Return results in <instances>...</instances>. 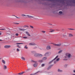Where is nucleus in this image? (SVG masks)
<instances>
[{
    "instance_id": "f257e3e1",
    "label": "nucleus",
    "mask_w": 75,
    "mask_h": 75,
    "mask_svg": "<svg viewBox=\"0 0 75 75\" xmlns=\"http://www.w3.org/2000/svg\"><path fill=\"white\" fill-rule=\"evenodd\" d=\"M71 57V54L69 53H66L65 54L64 57L65 58H70Z\"/></svg>"
},
{
    "instance_id": "f03ea898",
    "label": "nucleus",
    "mask_w": 75,
    "mask_h": 75,
    "mask_svg": "<svg viewBox=\"0 0 75 75\" xmlns=\"http://www.w3.org/2000/svg\"><path fill=\"white\" fill-rule=\"evenodd\" d=\"M4 47L6 48H8L11 47V46H10V45H5L4 46Z\"/></svg>"
},
{
    "instance_id": "7ed1b4c3",
    "label": "nucleus",
    "mask_w": 75,
    "mask_h": 75,
    "mask_svg": "<svg viewBox=\"0 0 75 75\" xmlns=\"http://www.w3.org/2000/svg\"><path fill=\"white\" fill-rule=\"evenodd\" d=\"M51 49V47L50 46H48L47 47V50H50Z\"/></svg>"
},
{
    "instance_id": "20e7f679",
    "label": "nucleus",
    "mask_w": 75,
    "mask_h": 75,
    "mask_svg": "<svg viewBox=\"0 0 75 75\" xmlns=\"http://www.w3.org/2000/svg\"><path fill=\"white\" fill-rule=\"evenodd\" d=\"M21 59H22V60H23V61H25V58H24V57H21Z\"/></svg>"
},
{
    "instance_id": "39448f33",
    "label": "nucleus",
    "mask_w": 75,
    "mask_h": 75,
    "mask_svg": "<svg viewBox=\"0 0 75 75\" xmlns=\"http://www.w3.org/2000/svg\"><path fill=\"white\" fill-rule=\"evenodd\" d=\"M69 37H73V35L70 33L69 34Z\"/></svg>"
},
{
    "instance_id": "423d86ee",
    "label": "nucleus",
    "mask_w": 75,
    "mask_h": 75,
    "mask_svg": "<svg viewBox=\"0 0 75 75\" xmlns=\"http://www.w3.org/2000/svg\"><path fill=\"white\" fill-rule=\"evenodd\" d=\"M26 33L27 34H28V36H30V34H29L28 32H26Z\"/></svg>"
},
{
    "instance_id": "0eeeda50",
    "label": "nucleus",
    "mask_w": 75,
    "mask_h": 75,
    "mask_svg": "<svg viewBox=\"0 0 75 75\" xmlns=\"http://www.w3.org/2000/svg\"><path fill=\"white\" fill-rule=\"evenodd\" d=\"M24 72H22V73H18V75H23V74H24Z\"/></svg>"
},
{
    "instance_id": "6e6552de",
    "label": "nucleus",
    "mask_w": 75,
    "mask_h": 75,
    "mask_svg": "<svg viewBox=\"0 0 75 75\" xmlns=\"http://www.w3.org/2000/svg\"><path fill=\"white\" fill-rule=\"evenodd\" d=\"M34 67H37V64H35L33 65Z\"/></svg>"
},
{
    "instance_id": "1a4fd4ad",
    "label": "nucleus",
    "mask_w": 75,
    "mask_h": 75,
    "mask_svg": "<svg viewBox=\"0 0 75 75\" xmlns=\"http://www.w3.org/2000/svg\"><path fill=\"white\" fill-rule=\"evenodd\" d=\"M62 52V50H61L58 52V53L59 54H61V52Z\"/></svg>"
},
{
    "instance_id": "9d476101",
    "label": "nucleus",
    "mask_w": 75,
    "mask_h": 75,
    "mask_svg": "<svg viewBox=\"0 0 75 75\" xmlns=\"http://www.w3.org/2000/svg\"><path fill=\"white\" fill-rule=\"evenodd\" d=\"M57 58H58V55L54 59V60H55V59H56Z\"/></svg>"
},
{
    "instance_id": "9b49d317",
    "label": "nucleus",
    "mask_w": 75,
    "mask_h": 75,
    "mask_svg": "<svg viewBox=\"0 0 75 75\" xmlns=\"http://www.w3.org/2000/svg\"><path fill=\"white\" fill-rule=\"evenodd\" d=\"M17 45H20V44H23V43H16Z\"/></svg>"
},
{
    "instance_id": "f8f14e48",
    "label": "nucleus",
    "mask_w": 75,
    "mask_h": 75,
    "mask_svg": "<svg viewBox=\"0 0 75 75\" xmlns=\"http://www.w3.org/2000/svg\"><path fill=\"white\" fill-rule=\"evenodd\" d=\"M19 30H20V31H24L25 30V29H23L21 28H20Z\"/></svg>"
},
{
    "instance_id": "ddd939ff",
    "label": "nucleus",
    "mask_w": 75,
    "mask_h": 75,
    "mask_svg": "<svg viewBox=\"0 0 75 75\" xmlns=\"http://www.w3.org/2000/svg\"><path fill=\"white\" fill-rule=\"evenodd\" d=\"M54 45H55V46H59V44H54Z\"/></svg>"
},
{
    "instance_id": "4468645a",
    "label": "nucleus",
    "mask_w": 75,
    "mask_h": 75,
    "mask_svg": "<svg viewBox=\"0 0 75 75\" xmlns=\"http://www.w3.org/2000/svg\"><path fill=\"white\" fill-rule=\"evenodd\" d=\"M54 30H51L50 31V33H52V32H54Z\"/></svg>"
},
{
    "instance_id": "2eb2a0df",
    "label": "nucleus",
    "mask_w": 75,
    "mask_h": 75,
    "mask_svg": "<svg viewBox=\"0 0 75 75\" xmlns=\"http://www.w3.org/2000/svg\"><path fill=\"white\" fill-rule=\"evenodd\" d=\"M2 61L3 63H4V64H6V62H5V61L3 60H2Z\"/></svg>"
},
{
    "instance_id": "dca6fc26",
    "label": "nucleus",
    "mask_w": 75,
    "mask_h": 75,
    "mask_svg": "<svg viewBox=\"0 0 75 75\" xmlns=\"http://www.w3.org/2000/svg\"><path fill=\"white\" fill-rule=\"evenodd\" d=\"M56 61L57 62L59 61V58H58L57 59H56Z\"/></svg>"
},
{
    "instance_id": "f3484780",
    "label": "nucleus",
    "mask_w": 75,
    "mask_h": 75,
    "mask_svg": "<svg viewBox=\"0 0 75 75\" xmlns=\"http://www.w3.org/2000/svg\"><path fill=\"white\" fill-rule=\"evenodd\" d=\"M29 45H34L33 44L31 43H29Z\"/></svg>"
},
{
    "instance_id": "a211bd4d",
    "label": "nucleus",
    "mask_w": 75,
    "mask_h": 75,
    "mask_svg": "<svg viewBox=\"0 0 75 75\" xmlns=\"http://www.w3.org/2000/svg\"><path fill=\"white\" fill-rule=\"evenodd\" d=\"M25 48L26 49H27L28 48V47H27V45H26L25 47Z\"/></svg>"
},
{
    "instance_id": "6ab92c4d",
    "label": "nucleus",
    "mask_w": 75,
    "mask_h": 75,
    "mask_svg": "<svg viewBox=\"0 0 75 75\" xmlns=\"http://www.w3.org/2000/svg\"><path fill=\"white\" fill-rule=\"evenodd\" d=\"M59 14H62V11H59Z\"/></svg>"
},
{
    "instance_id": "aec40b11",
    "label": "nucleus",
    "mask_w": 75,
    "mask_h": 75,
    "mask_svg": "<svg viewBox=\"0 0 75 75\" xmlns=\"http://www.w3.org/2000/svg\"><path fill=\"white\" fill-rule=\"evenodd\" d=\"M43 59H44V60H45V59H47V57H44L43 58Z\"/></svg>"
},
{
    "instance_id": "412c9836",
    "label": "nucleus",
    "mask_w": 75,
    "mask_h": 75,
    "mask_svg": "<svg viewBox=\"0 0 75 75\" xmlns=\"http://www.w3.org/2000/svg\"><path fill=\"white\" fill-rule=\"evenodd\" d=\"M22 16H26V15H25V14H22Z\"/></svg>"
},
{
    "instance_id": "4be33fe9",
    "label": "nucleus",
    "mask_w": 75,
    "mask_h": 75,
    "mask_svg": "<svg viewBox=\"0 0 75 75\" xmlns=\"http://www.w3.org/2000/svg\"><path fill=\"white\" fill-rule=\"evenodd\" d=\"M17 47H18L19 48H21V47L20 46L18 45L17 46Z\"/></svg>"
},
{
    "instance_id": "5701e85b",
    "label": "nucleus",
    "mask_w": 75,
    "mask_h": 75,
    "mask_svg": "<svg viewBox=\"0 0 75 75\" xmlns=\"http://www.w3.org/2000/svg\"><path fill=\"white\" fill-rule=\"evenodd\" d=\"M4 68L5 69H6V68H7V67H6V66H4Z\"/></svg>"
},
{
    "instance_id": "b1692460",
    "label": "nucleus",
    "mask_w": 75,
    "mask_h": 75,
    "mask_svg": "<svg viewBox=\"0 0 75 75\" xmlns=\"http://www.w3.org/2000/svg\"><path fill=\"white\" fill-rule=\"evenodd\" d=\"M16 36H18V33H16L15 34Z\"/></svg>"
},
{
    "instance_id": "393cba45",
    "label": "nucleus",
    "mask_w": 75,
    "mask_h": 75,
    "mask_svg": "<svg viewBox=\"0 0 75 75\" xmlns=\"http://www.w3.org/2000/svg\"><path fill=\"white\" fill-rule=\"evenodd\" d=\"M17 51H20V50L18 49H17Z\"/></svg>"
},
{
    "instance_id": "a878e982",
    "label": "nucleus",
    "mask_w": 75,
    "mask_h": 75,
    "mask_svg": "<svg viewBox=\"0 0 75 75\" xmlns=\"http://www.w3.org/2000/svg\"><path fill=\"white\" fill-rule=\"evenodd\" d=\"M30 27H31V28H34L33 26H30Z\"/></svg>"
},
{
    "instance_id": "bb28decb",
    "label": "nucleus",
    "mask_w": 75,
    "mask_h": 75,
    "mask_svg": "<svg viewBox=\"0 0 75 75\" xmlns=\"http://www.w3.org/2000/svg\"><path fill=\"white\" fill-rule=\"evenodd\" d=\"M44 65H45V64H42V67H44Z\"/></svg>"
},
{
    "instance_id": "cd10ccee",
    "label": "nucleus",
    "mask_w": 75,
    "mask_h": 75,
    "mask_svg": "<svg viewBox=\"0 0 75 75\" xmlns=\"http://www.w3.org/2000/svg\"><path fill=\"white\" fill-rule=\"evenodd\" d=\"M42 32L43 33H45V31H42Z\"/></svg>"
},
{
    "instance_id": "c85d7f7f",
    "label": "nucleus",
    "mask_w": 75,
    "mask_h": 75,
    "mask_svg": "<svg viewBox=\"0 0 75 75\" xmlns=\"http://www.w3.org/2000/svg\"><path fill=\"white\" fill-rule=\"evenodd\" d=\"M23 38H25V39L27 38V37H23Z\"/></svg>"
},
{
    "instance_id": "c756f323",
    "label": "nucleus",
    "mask_w": 75,
    "mask_h": 75,
    "mask_svg": "<svg viewBox=\"0 0 75 75\" xmlns=\"http://www.w3.org/2000/svg\"><path fill=\"white\" fill-rule=\"evenodd\" d=\"M1 34H2V33H1V32H0V35H1Z\"/></svg>"
},
{
    "instance_id": "7c9ffc66",
    "label": "nucleus",
    "mask_w": 75,
    "mask_h": 75,
    "mask_svg": "<svg viewBox=\"0 0 75 75\" xmlns=\"http://www.w3.org/2000/svg\"><path fill=\"white\" fill-rule=\"evenodd\" d=\"M58 71H61L60 70H59V69H58Z\"/></svg>"
},
{
    "instance_id": "2f4dec72",
    "label": "nucleus",
    "mask_w": 75,
    "mask_h": 75,
    "mask_svg": "<svg viewBox=\"0 0 75 75\" xmlns=\"http://www.w3.org/2000/svg\"><path fill=\"white\" fill-rule=\"evenodd\" d=\"M74 72H75V70H74Z\"/></svg>"
},
{
    "instance_id": "473e14b6",
    "label": "nucleus",
    "mask_w": 75,
    "mask_h": 75,
    "mask_svg": "<svg viewBox=\"0 0 75 75\" xmlns=\"http://www.w3.org/2000/svg\"><path fill=\"white\" fill-rule=\"evenodd\" d=\"M19 24L18 23H16V24Z\"/></svg>"
},
{
    "instance_id": "72a5a7b5",
    "label": "nucleus",
    "mask_w": 75,
    "mask_h": 75,
    "mask_svg": "<svg viewBox=\"0 0 75 75\" xmlns=\"http://www.w3.org/2000/svg\"><path fill=\"white\" fill-rule=\"evenodd\" d=\"M27 16H28V17H29V15H28Z\"/></svg>"
},
{
    "instance_id": "f704fd0d",
    "label": "nucleus",
    "mask_w": 75,
    "mask_h": 75,
    "mask_svg": "<svg viewBox=\"0 0 75 75\" xmlns=\"http://www.w3.org/2000/svg\"><path fill=\"white\" fill-rule=\"evenodd\" d=\"M73 75H75V74H74Z\"/></svg>"
}]
</instances>
